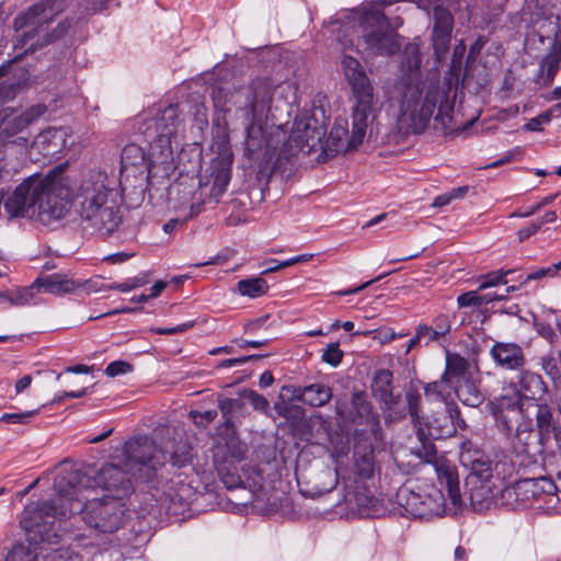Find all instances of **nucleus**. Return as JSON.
<instances>
[{
    "label": "nucleus",
    "instance_id": "59",
    "mask_svg": "<svg viewBox=\"0 0 561 561\" xmlns=\"http://www.w3.org/2000/svg\"><path fill=\"white\" fill-rule=\"evenodd\" d=\"M236 405V401L233 399H225L220 402L219 407L224 414L230 413V411Z\"/></svg>",
    "mask_w": 561,
    "mask_h": 561
},
{
    "label": "nucleus",
    "instance_id": "34",
    "mask_svg": "<svg viewBox=\"0 0 561 561\" xmlns=\"http://www.w3.org/2000/svg\"><path fill=\"white\" fill-rule=\"evenodd\" d=\"M173 466L184 467L191 461V449L186 443H180L176 450L171 455Z\"/></svg>",
    "mask_w": 561,
    "mask_h": 561
},
{
    "label": "nucleus",
    "instance_id": "51",
    "mask_svg": "<svg viewBox=\"0 0 561 561\" xmlns=\"http://www.w3.org/2000/svg\"><path fill=\"white\" fill-rule=\"evenodd\" d=\"M32 383V377L30 375H25L22 378H20L14 386L15 393H22L24 390H26Z\"/></svg>",
    "mask_w": 561,
    "mask_h": 561
},
{
    "label": "nucleus",
    "instance_id": "6",
    "mask_svg": "<svg viewBox=\"0 0 561 561\" xmlns=\"http://www.w3.org/2000/svg\"><path fill=\"white\" fill-rule=\"evenodd\" d=\"M145 135L149 140L147 152L135 144L122 151V172H129L145 165L148 185L163 184L180 168L186 150L182 149L183 121L178 106L159 108L146 119Z\"/></svg>",
    "mask_w": 561,
    "mask_h": 561
},
{
    "label": "nucleus",
    "instance_id": "48",
    "mask_svg": "<svg viewBox=\"0 0 561 561\" xmlns=\"http://www.w3.org/2000/svg\"><path fill=\"white\" fill-rule=\"evenodd\" d=\"M259 357H260L259 355H249V356H242V357H238V358H229V359L222 360L219 364V366L220 367H233V366L245 364V363H248L252 359H256Z\"/></svg>",
    "mask_w": 561,
    "mask_h": 561
},
{
    "label": "nucleus",
    "instance_id": "36",
    "mask_svg": "<svg viewBox=\"0 0 561 561\" xmlns=\"http://www.w3.org/2000/svg\"><path fill=\"white\" fill-rule=\"evenodd\" d=\"M148 283L147 277H133L129 278L123 283H117L108 286V288L122 291V293H129L136 288H139L141 286H145Z\"/></svg>",
    "mask_w": 561,
    "mask_h": 561
},
{
    "label": "nucleus",
    "instance_id": "60",
    "mask_svg": "<svg viewBox=\"0 0 561 561\" xmlns=\"http://www.w3.org/2000/svg\"><path fill=\"white\" fill-rule=\"evenodd\" d=\"M181 221H183V220L181 219V217L179 215H178V218L169 220L163 226L164 232L165 233H171Z\"/></svg>",
    "mask_w": 561,
    "mask_h": 561
},
{
    "label": "nucleus",
    "instance_id": "30",
    "mask_svg": "<svg viewBox=\"0 0 561 561\" xmlns=\"http://www.w3.org/2000/svg\"><path fill=\"white\" fill-rule=\"evenodd\" d=\"M36 287L34 284L27 288H20L10 291L9 306L19 307L25 306L33 301L34 290Z\"/></svg>",
    "mask_w": 561,
    "mask_h": 561
},
{
    "label": "nucleus",
    "instance_id": "3",
    "mask_svg": "<svg viewBox=\"0 0 561 561\" xmlns=\"http://www.w3.org/2000/svg\"><path fill=\"white\" fill-rule=\"evenodd\" d=\"M408 72L398 78L389 91L388 111L397 127L404 133L421 134L432 118L443 126L451 119L457 88L451 80L421 78V56L414 45L408 46Z\"/></svg>",
    "mask_w": 561,
    "mask_h": 561
},
{
    "label": "nucleus",
    "instance_id": "53",
    "mask_svg": "<svg viewBox=\"0 0 561 561\" xmlns=\"http://www.w3.org/2000/svg\"><path fill=\"white\" fill-rule=\"evenodd\" d=\"M272 262H275L274 260L271 261ZM294 265L293 262H291V257L290 259H287V260H284V261H280V262H275L274 265H271L268 266L264 273H274V272H277L279 270H283V268H286V267H289Z\"/></svg>",
    "mask_w": 561,
    "mask_h": 561
},
{
    "label": "nucleus",
    "instance_id": "7",
    "mask_svg": "<svg viewBox=\"0 0 561 561\" xmlns=\"http://www.w3.org/2000/svg\"><path fill=\"white\" fill-rule=\"evenodd\" d=\"M396 1H365L355 8L343 9L324 25L325 33L344 53L354 47L359 50L363 46L369 55L390 56L399 50L400 43L383 10Z\"/></svg>",
    "mask_w": 561,
    "mask_h": 561
},
{
    "label": "nucleus",
    "instance_id": "58",
    "mask_svg": "<svg viewBox=\"0 0 561 561\" xmlns=\"http://www.w3.org/2000/svg\"><path fill=\"white\" fill-rule=\"evenodd\" d=\"M274 377L271 371H264L260 376L259 385L263 388L268 387L273 383Z\"/></svg>",
    "mask_w": 561,
    "mask_h": 561
},
{
    "label": "nucleus",
    "instance_id": "13",
    "mask_svg": "<svg viewBox=\"0 0 561 561\" xmlns=\"http://www.w3.org/2000/svg\"><path fill=\"white\" fill-rule=\"evenodd\" d=\"M65 8V0H42L27 12L14 20L15 31L22 37L23 44L37 33L46 23L50 22Z\"/></svg>",
    "mask_w": 561,
    "mask_h": 561
},
{
    "label": "nucleus",
    "instance_id": "27",
    "mask_svg": "<svg viewBox=\"0 0 561 561\" xmlns=\"http://www.w3.org/2000/svg\"><path fill=\"white\" fill-rule=\"evenodd\" d=\"M5 561H38L36 547L30 542L18 543L7 554Z\"/></svg>",
    "mask_w": 561,
    "mask_h": 561
},
{
    "label": "nucleus",
    "instance_id": "56",
    "mask_svg": "<svg viewBox=\"0 0 561 561\" xmlns=\"http://www.w3.org/2000/svg\"><path fill=\"white\" fill-rule=\"evenodd\" d=\"M402 336H403L402 333H396L393 331L388 330V331L379 334V341L385 344V343H389V342L393 341L397 337H402Z\"/></svg>",
    "mask_w": 561,
    "mask_h": 561
},
{
    "label": "nucleus",
    "instance_id": "12",
    "mask_svg": "<svg viewBox=\"0 0 561 561\" xmlns=\"http://www.w3.org/2000/svg\"><path fill=\"white\" fill-rule=\"evenodd\" d=\"M459 460L470 471L469 483H473L474 479L481 482L479 488L470 491L472 506L481 510L484 507L482 495L490 493V488L484 485V482H488L492 477L491 461L481 450L471 448L467 443L461 447Z\"/></svg>",
    "mask_w": 561,
    "mask_h": 561
},
{
    "label": "nucleus",
    "instance_id": "26",
    "mask_svg": "<svg viewBox=\"0 0 561 561\" xmlns=\"http://www.w3.org/2000/svg\"><path fill=\"white\" fill-rule=\"evenodd\" d=\"M450 387L451 385L449 383L448 377H445L444 374L440 380L426 385L425 397L428 401L443 402L445 405L449 404Z\"/></svg>",
    "mask_w": 561,
    "mask_h": 561
},
{
    "label": "nucleus",
    "instance_id": "11",
    "mask_svg": "<svg viewBox=\"0 0 561 561\" xmlns=\"http://www.w3.org/2000/svg\"><path fill=\"white\" fill-rule=\"evenodd\" d=\"M445 377L454 388L457 398L466 405L478 407L483 396L478 389V367L458 354H446Z\"/></svg>",
    "mask_w": 561,
    "mask_h": 561
},
{
    "label": "nucleus",
    "instance_id": "16",
    "mask_svg": "<svg viewBox=\"0 0 561 561\" xmlns=\"http://www.w3.org/2000/svg\"><path fill=\"white\" fill-rule=\"evenodd\" d=\"M490 355L495 364L504 369H518L525 364L524 352L516 343L496 342L491 347Z\"/></svg>",
    "mask_w": 561,
    "mask_h": 561
},
{
    "label": "nucleus",
    "instance_id": "43",
    "mask_svg": "<svg viewBox=\"0 0 561 561\" xmlns=\"http://www.w3.org/2000/svg\"><path fill=\"white\" fill-rule=\"evenodd\" d=\"M433 328L436 331V332H434V334H437L439 336V339L445 336L450 330V324H449L447 317L442 316V317L436 318L435 325Z\"/></svg>",
    "mask_w": 561,
    "mask_h": 561
},
{
    "label": "nucleus",
    "instance_id": "18",
    "mask_svg": "<svg viewBox=\"0 0 561 561\" xmlns=\"http://www.w3.org/2000/svg\"><path fill=\"white\" fill-rule=\"evenodd\" d=\"M561 68V26L556 32L554 43L550 51L542 58L538 73V81L550 84Z\"/></svg>",
    "mask_w": 561,
    "mask_h": 561
},
{
    "label": "nucleus",
    "instance_id": "61",
    "mask_svg": "<svg viewBox=\"0 0 561 561\" xmlns=\"http://www.w3.org/2000/svg\"><path fill=\"white\" fill-rule=\"evenodd\" d=\"M499 427H502L508 435L511 434L512 426L505 415H501L496 419Z\"/></svg>",
    "mask_w": 561,
    "mask_h": 561
},
{
    "label": "nucleus",
    "instance_id": "37",
    "mask_svg": "<svg viewBox=\"0 0 561 561\" xmlns=\"http://www.w3.org/2000/svg\"><path fill=\"white\" fill-rule=\"evenodd\" d=\"M467 187H458V188H454L451 190L450 192L446 193V194H443V195H439L437 196L434 202H433V206L434 207H443V206H446L448 205L453 199L455 198H460L462 197L466 192H467Z\"/></svg>",
    "mask_w": 561,
    "mask_h": 561
},
{
    "label": "nucleus",
    "instance_id": "41",
    "mask_svg": "<svg viewBox=\"0 0 561 561\" xmlns=\"http://www.w3.org/2000/svg\"><path fill=\"white\" fill-rule=\"evenodd\" d=\"M541 366L545 373L552 379H557L560 376L558 360L554 357L550 355L542 357Z\"/></svg>",
    "mask_w": 561,
    "mask_h": 561
},
{
    "label": "nucleus",
    "instance_id": "10",
    "mask_svg": "<svg viewBox=\"0 0 561 561\" xmlns=\"http://www.w3.org/2000/svg\"><path fill=\"white\" fill-rule=\"evenodd\" d=\"M348 451L347 444L341 442L332 450V458L335 463L334 473L328 471L329 482L318 488V495L331 492L335 489L339 481H342L347 488L351 484L373 478L375 472V457L373 444L367 437L357 436L354 445V462L351 471H345L341 458Z\"/></svg>",
    "mask_w": 561,
    "mask_h": 561
},
{
    "label": "nucleus",
    "instance_id": "23",
    "mask_svg": "<svg viewBox=\"0 0 561 561\" xmlns=\"http://www.w3.org/2000/svg\"><path fill=\"white\" fill-rule=\"evenodd\" d=\"M392 380V374L388 369L379 370L374 379L375 389L376 391H380V398L385 401L386 404H388V417L390 419H400L404 414L403 413H397L391 403H392V397L390 392V385Z\"/></svg>",
    "mask_w": 561,
    "mask_h": 561
},
{
    "label": "nucleus",
    "instance_id": "64",
    "mask_svg": "<svg viewBox=\"0 0 561 561\" xmlns=\"http://www.w3.org/2000/svg\"><path fill=\"white\" fill-rule=\"evenodd\" d=\"M313 256H314V254H312V253H305V254L293 256L291 262L294 265L298 264V263H305V262L310 261Z\"/></svg>",
    "mask_w": 561,
    "mask_h": 561
},
{
    "label": "nucleus",
    "instance_id": "45",
    "mask_svg": "<svg viewBox=\"0 0 561 561\" xmlns=\"http://www.w3.org/2000/svg\"><path fill=\"white\" fill-rule=\"evenodd\" d=\"M248 398L255 410H266L268 408V401L261 394L250 391Z\"/></svg>",
    "mask_w": 561,
    "mask_h": 561
},
{
    "label": "nucleus",
    "instance_id": "25",
    "mask_svg": "<svg viewBox=\"0 0 561 561\" xmlns=\"http://www.w3.org/2000/svg\"><path fill=\"white\" fill-rule=\"evenodd\" d=\"M332 398L330 387L321 383H314L306 387L301 392V400L312 407H321L328 403Z\"/></svg>",
    "mask_w": 561,
    "mask_h": 561
},
{
    "label": "nucleus",
    "instance_id": "5",
    "mask_svg": "<svg viewBox=\"0 0 561 561\" xmlns=\"http://www.w3.org/2000/svg\"><path fill=\"white\" fill-rule=\"evenodd\" d=\"M210 150L214 157L196 182L191 173L199 171L202 165V148L193 144L188 149V165H183L181 178L173 184L170 192L172 209L186 221L198 215L205 202L203 186H210L209 196L215 201L227 191L231 180L233 151L230 144L228 124L219 118L214 122Z\"/></svg>",
    "mask_w": 561,
    "mask_h": 561
},
{
    "label": "nucleus",
    "instance_id": "9",
    "mask_svg": "<svg viewBox=\"0 0 561 561\" xmlns=\"http://www.w3.org/2000/svg\"><path fill=\"white\" fill-rule=\"evenodd\" d=\"M341 69L353 94V133L351 144H362L371 126L375 93L373 83L358 59L344 54Z\"/></svg>",
    "mask_w": 561,
    "mask_h": 561
},
{
    "label": "nucleus",
    "instance_id": "50",
    "mask_svg": "<svg viewBox=\"0 0 561 561\" xmlns=\"http://www.w3.org/2000/svg\"><path fill=\"white\" fill-rule=\"evenodd\" d=\"M192 325H193L192 322H186V323H182L176 327L158 329L157 332L159 334H174V333H179V332H184L187 329H190Z\"/></svg>",
    "mask_w": 561,
    "mask_h": 561
},
{
    "label": "nucleus",
    "instance_id": "35",
    "mask_svg": "<svg viewBox=\"0 0 561 561\" xmlns=\"http://www.w3.org/2000/svg\"><path fill=\"white\" fill-rule=\"evenodd\" d=\"M561 271V261L547 267H541L533 273H529L524 283L529 280H537L543 277H554Z\"/></svg>",
    "mask_w": 561,
    "mask_h": 561
},
{
    "label": "nucleus",
    "instance_id": "39",
    "mask_svg": "<svg viewBox=\"0 0 561 561\" xmlns=\"http://www.w3.org/2000/svg\"><path fill=\"white\" fill-rule=\"evenodd\" d=\"M457 302H458L459 307L482 306L481 295L479 294V289L468 291V293L460 295L457 298Z\"/></svg>",
    "mask_w": 561,
    "mask_h": 561
},
{
    "label": "nucleus",
    "instance_id": "20",
    "mask_svg": "<svg viewBox=\"0 0 561 561\" xmlns=\"http://www.w3.org/2000/svg\"><path fill=\"white\" fill-rule=\"evenodd\" d=\"M44 113L42 105L34 106L25 112L11 111L3 118V130L14 135L28 126L33 121Z\"/></svg>",
    "mask_w": 561,
    "mask_h": 561
},
{
    "label": "nucleus",
    "instance_id": "49",
    "mask_svg": "<svg viewBox=\"0 0 561 561\" xmlns=\"http://www.w3.org/2000/svg\"><path fill=\"white\" fill-rule=\"evenodd\" d=\"M540 226H541V222H533L528 227L520 229L518 231L519 241H524L527 238H529L530 236H533L534 233H536L538 231V229L540 228Z\"/></svg>",
    "mask_w": 561,
    "mask_h": 561
},
{
    "label": "nucleus",
    "instance_id": "33",
    "mask_svg": "<svg viewBox=\"0 0 561 561\" xmlns=\"http://www.w3.org/2000/svg\"><path fill=\"white\" fill-rule=\"evenodd\" d=\"M321 358L332 367L339 366L343 358V351L340 348L339 343L329 344L323 351Z\"/></svg>",
    "mask_w": 561,
    "mask_h": 561
},
{
    "label": "nucleus",
    "instance_id": "47",
    "mask_svg": "<svg viewBox=\"0 0 561 561\" xmlns=\"http://www.w3.org/2000/svg\"><path fill=\"white\" fill-rule=\"evenodd\" d=\"M192 417L197 424H204L214 420L217 415V412L214 410H207L205 412H191Z\"/></svg>",
    "mask_w": 561,
    "mask_h": 561
},
{
    "label": "nucleus",
    "instance_id": "8",
    "mask_svg": "<svg viewBox=\"0 0 561 561\" xmlns=\"http://www.w3.org/2000/svg\"><path fill=\"white\" fill-rule=\"evenodd\" d=\"M430 462L439 486L426 481H411L399 489L398 503L408 514L419 518L457 514L462 499L456 466L445 457H435Z\"/></svg>",
    "mask_w": 561,
    "mask_h": 561
},
{
    "label": "nucleus",
    "instance_id": "44",
    "mask_svg": "<svg viewBox=\"0 0 561 561\" xmlns=\"http://www.w3.org/2000/svg\"><path fill=\"white\" fill-rule=\"evenodd\" d=\"M80 287H83L87 293H99L110 289V285L101 284L99 279H89L87 282H79Z\"/></svg>",
    "mask_w": 561,
    "mask_h": 561
},
{
    "label": "nucleus",
    "instance_id": "22",
    "mask_svg": "<svg viewBox=\"0 0 561 561\" xmlns=\"http://www.w3.org/2000/svg\"><path fill=\"white\" fill-rule=\"evenodd\" d=\"M523 20L527 23L528 26L535 28L540 38L548 35V33L553 30L554 22L551 20V18L547 16L543 8H537V11L533 12L531 2H529L524 9Z\"/></svg>",
    "mask_w": 561,
    "mask_h": 561
},
{
    "label": "nucleus",
    "instance_id": "28",
    "mask_svg": "<svg viewBox=\"0 0 561 561\" xmlns=\"http://www.w3.org/2000/svg\"><path fill=\"white\" fill-rule=\"evenodd\" d=\"M267 288L266 282L262 278H250L238 283L239 293L250 298L263 296L267 291Z\"/></svg>",
    "mask_w": 561,
    "mask_h": 561
},
{
    "label": "nucleus",
    "instance_id": "21",
    "mask_svg": "<svg viewBox=\"0 0 561 561\" xmlns=\"http://www.w3.org/2000/svg\"><path fill=\"white\" fill-rule=\"evenodd\" d=\"M351 133H353V130ZM351 141L352 134H348L347 121H335L328 137V145L332 148V150L336 152L355 149L360 145L357 144L353 146Z\"/></svg>",
    "mask_w": 561,
    "mask_h": 561
},
{
    "label": "nucleus",
    "instance_id": "63",
    "mask_svg": "<svg viewBox=\"0 0 561 561\" xmlns=\"http://www.w3.org/2000/svg\"><path fill=\"white\" fill-rule=\"evenodd\" d=\"M541 124L540 122L537 119V117H534L531 118L526 125H525V129L527 130H530V131H539L541 130Z\"/></svg>",
    "mask_w": 561,
    "mask_h": 561
},
{
    "label": "nucleus",
    "instance_id": "57",
    "mask_svg": "<svg viewBox=\"0 0 561 561\" xmlns=\"http://www.w3.org/2000/svg\"><path fill=\"white\" fill-rule=\"evenodd\" d=\"M541 207H542V204H536V205L527 207L525 209V211L512 214V217H529V216L534 215L537 210H539Z\"/></svg>",
    "mask_w": 561,
    "mask_h": 561
},
{
    "label": "nucleus",
    "instance_id": "29",
    "mask_svg": "<svg viewBox=\"0 0 561 561\" xmlns=\"http://www.w3.org/2000/svg\"><path fill=\"white\" fill-rule=\"evenodd\" d=\"M533 409L535 412L537 426L540 433H550L552 430V413L547 404L529 403L527 409Z\"/></svg>",
    "mask_w": 561,
    "mask_h": 561
},
{
    "label": "nucleus",
    "instance_id": "52",
    "mask_svg": "<svg viewBox=\"0 0 561 561\" xmlns=\"http://www.w3.org/2000/svg\"><path fill=\"white\" fill-rule=\"evenodd\" d=\"M236 343L239 347L243 348V347H253V348H257V347H261V346H264L266 345L267 341H260V340H236Z\"/></svg>",
    "mask_w": 561,
    "mask_h": 561
},
{
    "label": "nucleus",
    "instance_id": "54",
    "mask_svg": "<svg viewBox=\"0 0 561 561\" xmlns=\"http://www.w3.org/2000/svg\"><path fill=\"white\" fill-rule=\"evenodd\" d=\"M196 123L199 129H204L208 125L207 113L204 106L197 110Z\"/></svg>",
    "mask_w": 561,
    "mask_h": 561
},
{
    "label": "nucleus",
    "instance_id": "42",
    "mask_svg": "<svg viewBox=\"0 0 561 561\" xmlns=\"http://www.w3.org/2000/svg\"><path fill=\"white\" fill-rule=\"evenodd\" d=\"M516 289L515 286H508L503 289V291H495V293H488L484 295H481V301L482 305L489 304L495 300H503L506 298V296Z\"/></svg>",
    "mask_w": 561,
    "mask_h": 561
},
{
    "label": "nucleus",
    "instance_id": "2",
    "mask_svg": "<svg viewBox=\"0 0 561 561\" xmlns=\"http://www.w3.org/2000/svg\"><path fill=\"white\" fill-rule=\"evenodd\" d=\"M90 478L77 470L60 473L55 480L58 497L54 502L28 503L22 513L21 525L31 530L41 525L45 516L67 517L81 512L84 522L103 533H113L124 523L125 504L122 497L130 490L127 473L114 465L104 466Z\"/></svg>",
    "mask_w": 561,
    "mask_h": 561
},
{
    "label": "nucleus",
    "instance_id": "24",
    "mask_svg": "<svg viewBox=\"0 0 561 561\" xmlns=\"http://www.w3.org/2000/svg\"><path fill=\"white\" fill-rule=\"evenodd\" d=\"M519 386L526 398L541 399L546 392V386L540 375L531 371L524 370L519 374Z\"/></svg>",
    "mask_w": 561,
    "mask_h": 561
},
{
    "label": "nucleus",
    "instance_id": "55",
    "mask_svg": "<svg viewBox=\"0 0 561 561\" xmlns=\"http://www.w3.org/2000/svg\"><path fill=\"white\" fill-rule=\"evenodd\" d=\"M168 283L164 280H158L153 284V286L150 288V299L157 298L161 295V293L165 289Z\"/></svg>",
    "mask_w": 561,
    "mask_h": 561
},
{
    "label": "nucleus",
    "instance_id": "31",
    "mask_svg": "<svg viewBox=\"0 0 561 561\" xmlns=\"http://www.w3.org/2000/svg\"><path fill=\"white\" fill-rule=\"evenodd\" d=\"M511 273V271H503L499 270L495 272H492L485 276H483L480 280V285L478 287L479 290H484L486 288L495 287L500 284L506 285L507 284V275Z\"/></svg>",
    "mask_w": 561,
    "mask_h": 561
},
{
    "label": "nucleus",
    "instance_id": "38",
    "mask_svg": "<svg viewBox=\"0 0 561 561\" xmlns=\"http://www.w3.org/2000/svg\"><path fill=\"white\" fill-rule=\"evenodd\" d=\"M407 402L409 407V413L412 417L413 423H419V407L421 402V396L417 391L409 390L407 392Z\"/></svg>",
    "mask_w": 561,
    "mask_h": 561
},
{
    "label": "nucleus",
    "instance_id": "4",
    "mask_svg": "<svg viewBox=\"0 0 561 561\" xmlns=\"http://www.w3.org/2000/svg\"><path fill=\"white\" fill-rule=\"evenodd\" d=\"M290 90L287 83L271 89L265 84L254 85L248 96V104L242 110L245 119L244 154L249 159H262L270 162L276 154L285 158L297 151L310 152L321 138V131L308 116L297 117L289 136L282 125L273 119V96Z\"/></svg>",
    "mask_w": 561,
    "mask_h": 561
},
{
    "label": "nucleus",
    "instance_id": "14",
    "mask_svg": "<svg viewBox=\"0 0 561 561\" xmlns=\"http://www.w3.org/2000/svg\"><path fill=\"white\" fill-rule=\"evenodd\" d=\"M465 421L456 404H446L444 411L434 414L425 423L426 430L419 427L420 437L428 436L434 439L447 438L456 434L457 428H463Z\"/></svg>",
    "mask_w": 561,
    "mask_h": 561
},
{
    "label": "nucleus",
    "instance_id": "15",
    "mask_svg": "<svg viewBox=\"0 0 561 561\" xmlns=\"http://www.w3.org/2000/svg\"><path fill=\"white\" fill-rule=\"evenodd\" d=\"M126 454L128 456V463L135 460L136 463L147 465L151 469H157L164 460L163 451L148 437H140L135 442L128 443L126 445Z\"/></svg>",
    "mask_w": 561,
    "mask_h": 561
},
{
    "label": "nucleus",
    "instance_id": "46",
    "mask_svg": "<svg viewBox=\"0 0 561 561\" xmlns=\"http://www.w3.org/2000/svg\"><path fill=\"white\" fill-rule=\"evenodd\" d=\"M416 332L421 340H426L427 342L437 341L439 340V336L437 334H434L435 329L433 327L428 325H420L416 329Z\"/></svg>",
    "mask_w": 561,
    "mask_h": 561
},
{
    "label": "nucleus",
    "instance_id": "17",
    "mask_svg": "<svg viewBox=\"0 0 561 561\" xmlns=\"http://www.w3.org/2000/svg\"><path fill=\"white\" fill-rule=\"evenodd\" d=\"M67 137L65 128H47L35 137L32 148L44 157H55L65 148Z\"/></svg>",
    "mask_w": 561,
    "mask_h": 561
},
{
    "label": "nucleus",
    "instance_id": "1",
    "mask_svg": "<svg viewBox=\"0 0 561 561\" xmlns=\"http://www.w3.org/2000/svg\"><path fill=\"white\" fill-rule=\"evenodd\" d=\"M114 184V179L103 170L70 174L59 165L46 175L25 179L5 199L4 209L11 217L48 226L64 219L73 207L88 226L110 233L122 220Z\"/></svg>",
    "mask_w": 561,
    "mask_h": 561
},
{
    "label": "nucleus",
    "instance_id": "19",
    "mask_svg": "<svg viewBox=\"0 0 561 561\" xmlns=\"http://www.w3.org/2000/svg\"><path fill=\"white\" fill-rule=\"evenodd\" d=\"M36 289L53 295H64L80 288L79 280H75L65 274H51L39 277L34 282Z\"/></svg>",
    "mask_w": 561,
    "mask_h": 561
},
{
    "label": "nucleus",
    "instance_id": "40",
    "mask_svg": "<svg viewBox=\"0 0 561 561\" xmlns=\"http://www.w3.org/2000/svg\"><path fill=\"white\" fill-rule=\"evenodd\" d=\"M131 370V366L123 360H115L107 365L105 374L110 377H116L119 375L127 374Z\"/></svg>",
    "mask_w": 561,
    "mask_h": 561
},
{
    "label": "nucleus",
    "instance_id": "62",
    "mask_svg": "<svg viewBox=\"0 0 561 561\" xmlns=\"http://www.w3.org/2000/svg\"><path fill=\"white\" fill-rule=\"evenodd\" d=\"M91 368L89 366L84 365H77L72 367L66 368V373H75V374H88L90 373Z\"/></svg>",
    "mask_w": 561,
    "mask_h": 561
},
{
    "label": "nucleus",
    "instance_id": "32",
    "mask_svg": "<svg viewBox=\"0 0 561 561\" xmlns=\"http://www.w3.org/2000/svg\"><path fill=\"white\" fill-rule=\"evenodd\" d=\"M41 409L28 410L16 413H4L0 416V422L10 424H27L33 417L39 413Z\"/></svg>",
    "mask_w": 561,
    "mask_h": 561
}]
</instances>
